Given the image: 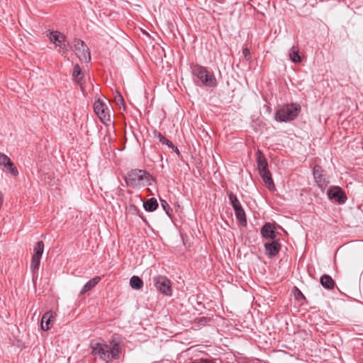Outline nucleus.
Here are the masks:
<instances>
[{
  "mask_svg": "<svg viewBox=\"0 0 363 363\" xmlns=\"http://www.w3.org/2000/svg\"><path fill=\"white\" fill-rule=\"evenodd\" d=\"M40 259L41 258L38 257H34V256L32 257L31 263H30V269L32 272H34L38 270L40 263Z\"/></svg>",
  "mask_w": 363,
  "mask_h": 363,
  "instance_id": "393cba45",
  "label": "nucleus"
},
{
  "mask_svg": "<svg viewBox=\"0 0 363 363\" xmlns=\"http://www.w3.org/2000/svg\"><path fill=\"white\" fill-rule=\"evenodd\" d=\"M266 255L272 258L276 256L280 250L281 245L278 240H273L271 242L264 244Z\"/></svg>",
  "mask_w": 363,
  "mask_h": 363,
  "instance_id": "f8f14e48",
  "label": "nucleus"
},
{
  "mask_svg": "<svg viewBox=\"0 0 363 363\" xmlns=\"http://www.w3.org/2000/svg\"><path fill=\"white\" fill-rule=\"evenodd\" d=\"M161 206L166 212V213L170 216L171 213L172 211L171 207L169 206V203L164 199H160Z\"/></svg>",
  "mask_w": 363,
  "mask_h": 363,
  "instance_id": "bb28decb",
  "label": "nucleus"
},
{
  "mask_svg": "<svg viewBox=\"0 0 363 363\" xmlns=\"http://www.w3.org/2000/svg\"><path fill=\"white\" fill-rule=\"evenodd\" d=\"M153 180V177L148 172L138 169H131L125 177L126 184L133 188L140 186L144 182L151 185Z\"/></svg>",
  "mask_w": 363,
  "mask_h": 363,
  "instance_id": "f03ea898",
  "label": "nucleus"
},
{
  "mask_svg": "<svg viewBox=\"0 0 363 363\" xmlns=\"http://www.w3.org/2000/svg\"><path fill=\"white\" fill-rule=\"evenodd\" d=\"M176 153H177L178 155L179 154V149L174 146V148H172Z\"/></svg>",
  "mask_w": 363,
  "mask_h": 363,
  "instance_id": "473e14b6",
  "label": "nucleus"
},
{
  "mask_svg": "<svg viewBox=\"0 0 363 363\" xmlns=\"http://www.w3.org/2000/svg\"><path fill=\"white\" fill-rule=\"evenodd\" d=\"M154 285L157 289L167 296L172 295L170 281L164 276H157L153 278Z\"/></svg>",
  "mask_w": 363,
  "mask_h": 363,
  "instance_id": "0eeeda50",
  "label": "nucleus"
},
{
  "mask_svg": "<svg viewBox=\"0 0 363 363\" xmlns=\"http://www.w3.org/2000/svg\"><path fill=\"white\" fill-rule=\"evenodd\" d=\"M197 363H214L213 361L207 359H201Z\"/></svg>",
  "mask_w": 363,
  "mask_h": 363,
  "instance_id": "2f4dec72",
  "label": "nucleus"
},
{
  "mask_svg": "<svg viewBox=\"0 0 363 363\" xmlns=\"http://www.w3.org/2000/svg\"><path fill=\"white\" fill-rule=\"evenodd\" d=\"M228 196L229 200L233 208H235V206H239L241 205L236 195H235L233 193L229 194Z\"/></svg>",
  "mask_w": 363,
  "mask_h": 363,
  "instance_id": "a878e982",
  "label": "nucleus"
},
{
  "mask_svg": "<svg viewBox=\"0 0 363 363\" xmlns=\"http://www.w3.org/2000/svg\"><path fill=\"white\" fill-rule=\"evenodd\" d=\"M301 111V106L298 104H287L277 110L274 118L278 122H288L294 120Z\"/></svg>",
  "mask_w": 363,
  "mask_h": 363,
  "instance_id": "39448f33",
  "label": "nucleus"
},
{
  "mask_svg": "<svg viewBox=\"0 0 363 363\" xmlns=\"http://www.w3.org/2000/svg\"><path fill=\"white\" fill-rule=\"evenodd\" d=\"M114 100L118 106H124V99L120 93H116Z\"/></svg>",
  "mask_w": 363,
  "mask_h": 363,
  "instance_id": "cd10ccee",
  "label": "nucleus"
},
{
  "mask_svg": "<svg viewBox=\"0 0 363 363\" xmlns=\"http://www.w3.org/2000/svg\"><path fill=\"white\" fill-rule=\"evenodd\" d=\"M130 285L134 289H140L143 286V280L138 276H133L130 279Z\"/></svg>",
  "mask_w": 363,
  "mask_h": 363,
  "instance_id": "4be33fe9",
  "label": "nucleus"
},
{
  "mask_svg": "<svg viewBox=\"0 0 363 363\" xmlns=\"http://www.w3.org/2000/svg\"><path fill=\"white\" fill-rule=\"evenodd\" d=\"M208 320H209L208 318H207L206 317H201V318H199L198 323L200 325H205L208 323Z\"/></svg>",
  "mask_w": 363,
  "mask_h": 363,
  "instance_id": "c756f323",
  "label": "nucleus"
},
{
  "mask_svg": "<svg viewBox=\"0 0 363 363\" xmlns=\"http://www.w3.org/2000/svg\"><path fill=\"white\" fill-rule=\"evenodd\" d=\"M90 348L91 354L95 359L99 358L106 363L113 359H118L121 353V347L114 340L111 341L109 345L104 340H92L90 343Z\"/></svg>",
  "mask_w": 363,
  "mask_h": 363,
  "instance_id": "f257e3e1",
  "label": "nucleus"
},
{
  "mask_svg": "<svg viewBox=\"0 0 363 363\" xmlns=\"http://www.w3.org/2000/svg\"><path fill=\"white\" fill-rule=\"evenodd\" d=\"M257 163L259 175L262 178L266 186L269 190H274L275 186L272 177V174L268 169L267 161L260 150H257Z\"/></svg>",
  "mask_w": 363,
  "mask_h": 363,
  "instance_id": "7ed1b4c3",
  "label": "nucleus"
},
{
  "mask_svg": "<svg viewBox=\"0 0 363 363\" xmlns=\"http://www.w3.org/2000/svg\"><path fill=\"white\" fill-rule=\"evenodd\" d=\"M94 111L103 123L111 121V111L102 100L98 99L94 102Z\"/></svg>",
  "mask_w": 363,
  "mask_h": 363,
  "instance_id": "423d86ee",
  "label": "nucleus"
},
{
  "mask_svg": "<svg viewBox=\"0 0 363 363\" xmlns=\"http://www.w3.org/2000/svg\"><path fill=\"white\" fill-rule=\"evenodd\" d=\"M154 135H155V138H157L159 140V141L161 143L167 145L170 148H174V144L169 140H168L164 135H162L161 133L157 132V131H155L154 132Z\"/></svg>",
  "mask_w": 363,
  "mask_h": 363,
  "instance_id": "5701e85b",
  "label": "nucleus"
},
{
  "mask_svg": "<svg viewBox=\"0 0 363 363\" xmlns=\"http://www.w3.org/2000/svg\"><path fill=\"white\" fill-rule=\"evenodd\" d=\"M323 173V170L320 166L315 165L313 167V174L315 182H316L318 187L322 191H324L325 188L328 186L329 182L326 179Z\"/></svg>",
  "mask_w": 363,
  "mask_h": 363,
  "instance_id": "9d476101",
  "label": "nucleus"
},
{
  "mask_svg": "<svg viewBox=\"0 0 363 363\" xmlns=\"http://www.w3.org/2000/svg\"><path fill=\"white\" fill-rule=\"evenodd\" d=\"M74 52L81 61L87 62L91 60L89 48L84 41L79 39L74 40Z\"/></svg>",
  "mask_w": 363,
  "mask_h": 363,
  "instance_id": "6e6552de",
  "label": "nucleus"
},
{
  "mask_svg": "<svg viewBox=\"0 0 363 363\" xmlns=\"http://www.w3.org/2000/svg\"><path fill=\"white\" fill-rule=\"evenodd\" d=\"M0 167H3V170L13 176H17L18 171L11 160V159L5 154L0 152Z\"/></svg>",
  "mask_w": 363,
  "mask_h": 363,
  "instance_id": "1a4fd4ad",
  "label": "nucleus"
},
{
  "mask_svg": "<svg viewBox=\"0 0 363 363\" xmlns=\"http://www.w3.org/2000/svg\"><path fill=\"white\" fill-rule=\"evenodd\" d=\"M321 285L327 289H333L335 286V281L330 275L324 274L320 279Z\"/></svg>",
  "mask_w": 363,
  "mask_h": 363,
  "instance_id": "a211bd4d",
  "label": "nucleus"
},
{
  "mask_svg": "<svg viewBox=\"0 0 363 363\" xmlns=\"http://www.w3.org/2000/svg\"><path fill=\"white\" fill-rule=\"evenodd\" d=\"M44 251V243L43 241H38L33 248V256L41 258Z\"/></svg>",
  "mask_w": 363,
  "mask_h": 363,
  "instance_id": "b1692460",
  "label": "nucleus"
},
{
  "mask_svg": "<svg viewBox=\"0 0 363 363\" xmlns=\"http://www.w3.org/2000/svg\"><path fill=\"white\" fill-rule=\"evenodd\" d=\"M261 235L264 238H269L275 240L277 237V233L270 223H266L261 228Z\"/></svg>",
  "mask_w": 363,
  "mask_h": 363,
  "instance_id": "2eb2a0df",
  "label": "nucleus"
},
{
  "mask_svg": "<svg viewBox=\"0 0 363 363\" xmlns=\"http://www.w3.org/2000/svg\"><path fill=\"white\" fill-rule=\"evenodd\" d=\"M56 314L52 311H48L43 314L41 320V329L48 330L51 327V323L55 320Z\"/></svg>",
  "mask_w": 363,
  "mask_h": 363,
  "instance_id": "4468645a",
  "label": "nucleus"
},
{
  "mask_svg": "<svg viewBox=\"0 0 363 363\" xmlns=\"http://www.w3.org/2000/svg\"><path fill=\"white\" fill-rule=\"evenodd\" d=\"M242 54L246 58H249L250 57V50L247 48L242 50Z\"/></svg>",
  "mask_w": 363,
  "mask_h": 363,
  "instance_id": "7c9ffc66",
  "label": "nucleus"
},
{
  "mask_svg": "<svg viewBox=\"0 0 363 363\" xmlns=\"http://www.w3.org/2000/svg\"><path fill=\"white\" fill-rule=\"evenodd\" d=\"M328 196L330 199H334L340 204L345 203L347 201V196L342 189L337 186H333L328 191Z\"/></svg>",
  "mask_w": 363,
  "mask_h": 363,
  "instance_id": "9b49d317",
  "label": "nucleus"
},
{
  "mask_svg": "<svg viewBox=\"0 0 363 363\" xmlns=\"http://www.w3.org/2000/svg\"><path fill=\"white\" fill-rule=\"evenodd\" d=\"M84 74L82 72L81 68L78 64H76L73 67L72 77L74 81L79 85H82Z\"/></svg>",
  "mask_w": 363,
  "mask_h": 363,
  "instance_id": "6ab92c4d",
  "label": "nucleus"
},
{
  "mask_svg": "<svg viewBox=\"0 0 363 363\" xmlns=\"http://www.w3.org/2000/svg\"><path fill=\"white\" fill-rule=\"evenodd\" d=\"M50 40L53 42L56 46L60 47L62 49H66V45L63 43L65 40V35L59 31H52L49 35Z\"/></svg>",
  "mask_w": 363,
  "mask_h": 363,
  "instance_id": "ddd939ff",
  "label": "nucleus"
},
{
  "mask_svg": "<svg viewBox=\"0 0 363 363\" xmlns=\"http://www.w3.org/2000/svg\"><path fill=\"white\" fill-rule=\"evenodd\" d=\"M290 60L295 63H299L301 62V57L299 55L298 48L293 46L289 52Z\"/></svg>",
  "mask_w": 363,
  "mask_h": 363,
  "instance_id": "412c9836",
  "label": "nucleus"
},
{
  "mask_svg": "<svg viewBox=\"0 0 363 363\" xmlns=\"http://www.w3.org/2000/svg\"><path fill=\"white\" fill-rule=\"evenodd\" d=\"M191 70L192 74L199 79L205 86L215 87L217 85V81L213 73L208 72L206 67L199 64H192Z\"/></svg>",
  "mask_w": 363,
  "mask_h": 363,
  "instance_id": "20e7f679",
  "label": "nucleus"
},
{
  "mask_svg": "<svg viewBox=\"0 0 363 363\" xmlns=\"http://www.w3.org/2000/svg\"><path fill=\"white\" fill-rule=\"evenodd\" d=\"M235 213V216L237 220L241 223L242 225H247V219H246V215L245 213L244 209L242 208V206H235L233 208Z\"/></svg>",
  "mask_w": 363,
  "mask_h": 363,
  "instance_id": "f3484780",
  "label": "nucleus"
},
{
  "mask_svg": "<svg viewBox=\"0 0 363 363\" xmlns=\"http://www.w3.org/2000/svg\"><path fill=\"white\" fill-rule=\"evenodd\" d=\"M294 295H295V297L296 299H299V298H305L303 294H302V292L296 287H295V293H294Z\"/></svg>",
  "mask_w": 363,
  "mask_h": 363,
  "instance_id": "c85d7f7f",
  "label": "nucleus"
},
{
  "mask_svg": "<svg viewBox=\"0 0 363 363\" xmlns=\"http://www.w3.org/2000/svg\"><path fill=\"white\" fill-rule=\"evenodd\" d=\"M101 279L100 277H95L93 279H90L89 281H87L82 287L79 293V296H82L91 290L101 281Z\"/></svg>",
  "mask_w": 363,
  "mask_h": 363,
  "instance_id": "dca6fc26",
  "label": "nucleus"
},
{
  "mask_svg": "<svg viewBox=\"0 0 363 363\" xmlns=\"http://www.w3.org/2000/svg\"><path fill=\"white\" fill-rule=\"evenodd\" d=\"M143 207L145 211L152 212L155 211L158 207V203L155 198H151L147 200L143 203Z\"/></svg>",
  "mask_w": 363,
  "mask_h": 363,
  "instance_id": "aec40b11",
  "label": "nucleus"
}]
</instances>
